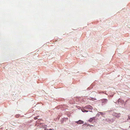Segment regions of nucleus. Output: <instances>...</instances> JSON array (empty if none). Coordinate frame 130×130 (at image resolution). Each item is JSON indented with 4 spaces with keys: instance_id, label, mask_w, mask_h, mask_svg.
Segmentation results:
<instances>
[{
    "instance_id": "f257e3e1",
    "label": "nucleus",
    "mask_w": 130,
    "mask_h": 130,
    "mask_svg": "<svg viewBox=\"0 0 130 130\" xmlns=\"http://www.w3.org/2000/svg\"><path fill=\"white\" fill-rule=\"evenodd\" d=\"M114 116L117 117H120L121 114L120 113H115L114 114Z\"/></svg>"
},
{
    "instance_id": "f03ea898",
    "label": "nucleus",
    "mask_w": 130,
    "mask_h": 130,
    "mask_svg": "<svg viewBox=\"0 0 130 130\" xmlns=\"http://www.w3.org/2000/svg\"><path fill=\"white\" fill-rule=\"evenodd\" d=\"M75 122L77 123L78 124H83L84 123V122L81 120H79L78 121Z\"/></svg>"
},
{
    "instance_id": "7ed1b4c3",
    "label": "nucleus",
    "mask_w": 130,
    "mask_h": 130,
    "mask_svg": "<svg viewBox=\"0 0 130 130\" xmlns=\"http://www.w3.org/2000/svg\"><path fill=\"white\" fill-rule=\"evenodd\" d=\"M94 119V117H93L92 118H91L90 119L88 120V121L90 122H92L93 120Z\"/></svg>"
},
{
    "instance_id": "20e7f679",
    "label": "nucleus",
    "mask_w": 130,
    "mask_h": 130,
    "mask_svg": "<svg viewBox=\"0 0 130 130\" xmlns=\"http://www.w3.org/2000/svg\"><path fill=\"white\" fill-rule=\"evenodd\" d=\"M103 101V102L106 103L107 101V100L106 99H104Z\"/></svg>"
},
{
    "instance_id": "39448f33",
    "label": "nucleus",
    "mask_w": 130,
    "mask_h": 130,
    "mask_svg": "<svg viewBox=\"0 0 130 130\" xmlns=\"http://www.w3.org/2000/svg\"><path fill=\"white\" fill-rule=\"evenodd\" d=\"M82 111L83 112H88V111H87L86 110H85V109H82Z\"/></svg>"
},
{
    "instance_id": "423d86ee",
    "label": "nucleus",
    "mask_w": 130,
    "mask_h": 130,
    "mask_svg": "<svg viewBox=\"0 0 130 130\" xmlns=\"http://www.w3.org/2000/svg\"><path fill=\"white\" fill-rule=\"evenodd\" d=\"M42 127L43 128H45L46 127V126L45 125H44L43 126H42Z\"/></svg>"
},
{
    "instance_id": "0eeeda50",
    "label": "nucleus",
    "mask_w": 130,
    "mask_h": 130,
    "mask_svg": "<svg viewBox=\"0 0 130 130\" xmlns=\"http://www.w3.org/2000/svg\"><path fill=\"white\" fill-rule=\"evenodd\" d=\"M88 108H89L90 109H92V107L90 105H89L88 106Z\"/></svg>"
},
{
    "instance_id": "6e6552de",
    "label": "nucleus",
    "mask_w": 130,
    "mask_h": 130,
    "mask_svg": "<svg viewBox=\"0 0 130 130\" xmlns=\"http://www.w3.org/2000/svg\"><path fill=\"white\" fill-rule=\"evenodd\" d=\"M34 119L35 120H37L38 119V118H37V117H35L34 118Z\"/></svg>"
},
{
    "instance_id": "1a4fd4ad",
    "label": "nucleus",
    "mask_w": 130,
    "mask_h": 130,
    "mask_svg": "<svg viewBox=\"0 0 130 130\" xmlns=\"http://www.w3.org/2000/svg\"><path fill=\"white\" fill-rule=\"evenodd\" d=\"M128 118L130 119V115H129L128 116Z\"/></svg>"
},
{
    "instance_id": "9d476101",
    "label": "nucleus",
    "mask_w": 130,
    "mask_h": 130,
    "mask_svg": "<svg viewBox=\"0 0 130 130\" xmlns=\"http://www.w3.org/2000/svg\"><path fill=\"white\" fill-rule=\"evenodd\" d=\"M100 114L101 115H103V113L102 112H100Z\"/></svg>"
},
{
    "instance_id": "9b49d317",
    "label": "nucleus",
    "mask_w": 130,
    "mask_h": 130,
    "mask_svg": "<svg viewBox=\"0 0 130 130\" xmlns=\"http://www.w3.org/2000/svg\"><path fill=\"white\" fill-rule=\"evenodd\" d=\"M48 130H52V129H48Z\"/></svg>"
},
{
    "instance_id": "f8f14e48",
    "label": "nucleus",
    "mask_w": 130,
    "mask_h": 130,
    "mask_svg": "<svg viewBox=\"0 0 130 130\" xmlns=\"http://www.w3.org/2000/svg\"><path fill=\"white\" fill-rule=\"evenodd\" d=\"M44 130H46V129H45Z\"/></svg>"
}]
</instances>
